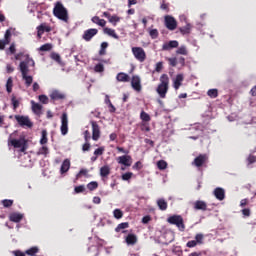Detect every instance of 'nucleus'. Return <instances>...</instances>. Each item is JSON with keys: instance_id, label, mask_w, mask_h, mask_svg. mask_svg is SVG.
<instances>
[{"instance_id": "obj_1", "label": "nucleus", "mask_w": 256, "mask_h": 256, "mask_svg": "<svg viewBox=\"0 0 256 256\" xmlns=\"http://www.w3.org/2000/svg\"><path fill=\"white\" fill-rule=\"evenodd\" d=\"M29 63H32V65L35 66V61H33V58H30L29 55H26V59L19 64L22 79L25 81L26 87H31V85H33V76L28 75Z\"/></svg>"}, {"instance_id": "obj_2", "label": "nucleus", "mask_w": 256, "mask_h": 256, "mask_svg": "<svg viewBox=\"0 0 256 256\" xmlns=\"http://www.w3.org/2000/svg\"><path fill=\"white\" fill-rule=\"evenodd\" d=\"M156 93L159 95L160 99L167 97V93H169V75L162 74L160 76V83L156 88Z\"/></svg>"}, {"instance_id": "obj_3", "label": "nucleus", "mask_w": 256, "mask_h": 256, "mask_svg": "<svg viewBox=\"0 0 256 256\" xmlns=\"http://www.w3.org/2000/svg\"><path fill=\"white\" fill-rule=\"evenodd\" d=\"M53 15L57 17V19H60V21H64V23L69 22V13L67 12V8H65L61 2H56L53 9Z\"/></svg>"}, {"instance_id": "obj_4", "label": "nucleus", "mask_w": 256, "mask_h": 256, "mask_svg": "<svg viewBox=\"0 0 256 256\" xmlns=\"http://www.w3.org/2000/svg\"><path fill=\"white\" fill-rule=\"evenodd\" d=\"M167 223H169L170 225H175L177 229H179L182 232L185 231V221L183 220V216L181 215L175 214L168 217Z\"/></svg>"}, {"instance_id": "obj_5", "label": "nucleus", "mask_w": 256, "mask_h": 256, "mask_svg": "<svg viewBox=\"0 0 256 256\" xmlns=\"http://www.w3.org/2000/svg\"><path fill=\"white\" fill-rule=\"evenodd\" d=\"M132 54L139 63H145L147 53L142 47H132Z\"/></svg>"}, {"instance_id": "obj_6", "label": "nucleus", "mask_w": 256, "mask_h": 256, "mask_svg": "<svg viewBox=\"0 0 256 256\" xmlns=\"http://www.w3.org/2000/svg\"><path fill=\"white\" fill-rule=\"evenodd\" d=\"M14 118L17 121L18 125H20V127H28V129H31V127H33V122H31L29 116L15 115Z\"/></svg>"}, {"instance_id": "obj_7", "label": "nucleus", "mask_w": 256, "mask_h": 256, "mask_svg": "<svg viewBox=\"0 0 256 256\" xmlns=\"http://www.w3.org/2000/svg\"><path fill=\"white\" fill-rule=\"evenodd\" d=\"M60 131L62 135H67L69 133V116L66 112H63L61 116Z\"/></svg>"}, {"instance_id": "obj_8", "label": "nucleus", "mask_w": 256, "mask_h": 256, "mask_svg": "<svg viewBox=\"0 0 256 256\" xmlns=\"http://www.w3.org/2000/svg\"><path fill=\"white\" fill-rule=\"evenodd\" d=\"M164 25L169 31H175L177 29V20L171 15H166L164 17Z\"/></svg>"}, {"instance_id": "obj_9", "label": "nucleus", "mask_w": 256, "mask_h": 256, "mask_svg": "<svg viewBox=\"0 0 256 256\" xmlns=\"http://www.w3.org/2000/svg\"><path fill=\"white\" fill-rule=\"evenodd\" d=\"M116 160L119 165H124V167L133 165V158L130 155L119 156Z\"/></svg>"}, {"instance_id": "obj_10", "label": "nucleus", "mask_w": 256, "mask_h": 256, "mask_svg": "<svg viewBox=\"0 0 256 256\" xmlns=\"http://www.w3.org/2000/svg\"><path fill=\"white\" fill-rule=\"evenodd\" d=\"M90 123L92 125V139L93 141H99L101 137V128L95 121H91Z\"/></svg>"}, {"instance_id": "obj_11", "label": "nucleus", "mask_w": 256, "mask_h": 256, "mask_svg": "<svg viewBox=\"0 0 256 256\" xmlns=\"http://www.w3.org/2000/svg\"><path fill=\"white\" fill-rule=\"evenodd\" d=\"M97 33H99V30L97 28H90L84 31L82 39H84V41L86 42H89L91 41V39H93V37H95V35H97Z\"/></svg>"}, {"instance_id": "obj_12", "label": "nucleus", "mask_w": 256, "mask_h": 256, "mask_svg": "<svg viewBox=\"0 0 256 256\" xmlns=\"http://www.w3.org/2000/svg\"><path fill=\"white\" fill-rule=\"evenodd\" d=\"M207 161H209V157L207 156V154H200L194 159L192 165H195V167H203V165H205Z\"/></svg>"}, {"instance_id": "obj_13", "label": "nucleus", "mask_w": 256, "mask_h": 256, "mask_svg": "<svg viewBox=\"0 0 256 256\" xmlns=\"http://www.w3.org/2000/svg\"><path fill=\"white\" fill-rule=\"evenodd\" d=\"M36 29L38 39L43 37V33H51V26L47 25V23L40 24Z\"/></svg>"}, {"instance_id": "obj_14", "label": "nucleus", "mask_w": 256, "mask_h": 256, "mask_svg": "<svg viewBox=\"0 0 256 256\" xmlns=\"http://www.w3.org/2000/svg\"><path fill=\"white\" fill-rule=\"evenodd\" d=\"M131 87L134 91H137V93H141L143 87L141 86V78L139 76H132Z\"/></svg>"}, {"instance_id": "obj_15", "label": "nucleus", "mask_w": 256, "mask_h": 256, "mask_svg": "<svg viewBox=\"0 0 256 256\" xmlns=\"http://www.w3.org/2000/svg\"><path fill=\"white\" fill-rule=\"evenodd\" d=\"M179 42L177 40H171L162 45V51H171V49H177Z\"/></svg>"}, {"instance_id": "obj_16", "label": "nucleus", "mask_w": 256, "mask_h": 256, "mask_svg": "<svg viewBox=\"0 0 256 256\" xmlns=\"http://www.w3.org/2000/svg\"><path fill=\"white\" fill-rule=\"evenodd\" d=\"M185 80V76L183 74H177L175 79L173 80V87L177 91L183 85V81Z\"/></svg>"}, {"instance_id": "obj_17", "label": "nucleus", "mask_w": 256, "mask_h": 256, "mask_svg": "<svg viewBox=\"0 0 256 256\" xmlns=\"http://www.w3.org/2000/svg\"><path fill=\"white\" fill-rule=\"evenodd\" d=\"M213 195L218 201H224L225 200V189H223L221 187H217L214 189Z\"/></svg>"}, {"instance_id": "obj_18", "label": "nucleus", "mask_w": 256, "mask_h": 256, "mask_svg": "<svg viewBox=\"0 0 256 256\" xmlns=\"http://www.w3.org/2000/svg\"><path fill=\"white\" fill-rule=\"evenodd\" d=\"M103 17H106L110 23H112L114 26L121 21V18L117 15L111 16L109 12H103Z\"/></svg>"}, {"instance_id": "obj_19", "label": "nucleus", "mask_w": 256, "mask_h": 256, "mask_svg": "<svg viewBox=\"0 0 256 256\" xmlns=\"http://www.w3.org/2000/svg\"><path fill=\"white\" fill-rule=\"evenodd\" d=\"M109 175H111V168L108 165L102 166L100 168V177L109 179Z\"/></svg>"}, {"instance_id": "obj_20", "label": "nucleus", "mask_w": 256, "mask_h": 256, "mask_svg": "<svg viewBox=\"0 0 256 256\" xmlns=\"http://www.w3.org/2000/svg\"><path fill=\"white\" fill-rule=\"evenodd\" d=\"M194 209L196 211H207V203L205 201H202V200H197L194 203Z\"/></svg>"}, {"instance_id": "obj_21", "label": "nucleus", "mask_w": 256, "mask_h": 256, "mask_svg": "<svg viewBox=\"0 0 256 256\" xmlns=\"http://www.w3.org/2000/svg\"><path fill=\"white\" fill-rule=\"evenodd\" d=\"M9 219L10 221H12V223H21V221L23 220V214L13 212L9 215Z\"/></svg>"}, {"instance_id": "obj_22", "label": "nucleus", "mask_w": 256, "mask_h": 256, "mask_svg": "<svg viewBox=\"0 0 256 256\" xmlns=\"http://www.w3.org/2000/svg\"><path fill=\"white\" fill-rule=\"evenodd\" d=\"M32 111L35 115H41V111H43V105L36 103L35 101H31Z\"/></svg>"}, {"instance_id": "obj_23", "label": "nucleus", "mask_w": 256, "mask_h": 256, "mask_svg": "<svg viewBox=\"0 0 256 256\" xmlns=\"http://www.w3.org/2000/svg\"><path fill=\"white\" fill-rule=\"evenodd\" d=\"M50 99H52L53 101H59L61 99H65V94L54 90L50 95Z\"/></svg>"}, {"instance_id": "obj_24", "label": "nucleus", "mask_w": 256, "mask_h": 256, "mask_svg": "<svg viewBox=\"0 0 256 256\" xmlns=\"http://www.w3.org/2000/svg\"><path fill=\"white\" fill-rule=\"evenodd\" d=\"M11 146L14 147L15 149H21L23 145H25V139H12L10 140Z\"/></svg>"}, {"instance_id": "obj_25", "label": "nucleus", "mask_w": 256, "mask_h": 256, "mask_svg": "<svg viewBox=\"0 0 256 256\" xmlns=\"http://www.w3.org/2000/svg\"><path fill=\"white\" fill-rule=\"evenodd\" d=\"M71 169V161L69 159H65L61 165L60 172L63 175V173H67Z\"/></svg>"}, {"instance_id": "obj_26", "label": "nucleus", "mask_w": 256, "mask_h": 256, "mask_svg": "<svg viewBox=\"0 0 256 256\" xmlns=\"http://www.w3.org/2000/svg\"><path fill=\"white\" fill-rule=\"evenodd\" d=\"M21 98H17L14 94L11 96V105L13 106V110L17 111L19 109V105H21Z\"/></svg>"}, {"instance_id": "obj_27", "label": "nucleus", "mask_w": 256, "mask_h": 256, "mask_svg": "<svg viewBox=\"0 0 256 256\" xmlns=\"http://www.w3.org/2000/svg\"><path fill=\"white\" fill-rule=\"evenodd\" d=\"M116 79L120 83H129V76L124 72L118 73L116 76Z\"/></svg>"}, {"instance_id": "obj_28", "label": "nucleus", "mask_w": 256, "mask_h": 256, "mask_svg": "<svg viewBox=\"0 0 256 256\" xmlns=\"http://www.w3.org/2000/svg\"><path fill=\"white\" fill-rule=\"evenodd\" d=\"M92 23H95V25H99L100 27H105L107 25V21L105 19L99 18V16H94L91 19Z\"/></svg>"}, {"instance_id": "obj_29", "label": "nucleus", "mask_w": 256, "mask_h": 256, "mask_svg": "<svg viewBox=\"0 0 256 256\" xmlns=\"http://www.w3.org/2000/svg\"><path fill=\"white\" fill-rule=\"evenodd\" d=\"M127 245H135L137 243V235L128 234L125 239Z\"/></svg>"}, {"instance_id": "obj_30", "label": "nucleus", "mask_w": 256, "mask_h": 256, "mask_svg": "<svg viewBox=\"0 0 256 256\" xmlns=\"http://www.w3.org/2000/svg\"><path fill=\"white\" fill-rule=\"evenodd\" d=\"M246 163H247L248 169H252L253 163H256V156L253 154H249L248 157L246 158Z\"/></svg>"}, {"instance_id": "obj_31", "label": "nucleus", "mask_w": 256, "mask_h": 256, "mask_svg": "<svg viewBox=\"0 0 256 256\" xmlns=\"http://www.w3.org/2000/svg\"><path fill=\"white\" fill-rule=\"evenodd\" d=\"M51 59H53V61H56V63H58V65H61V67L65 66V63H63V60H61V55H59L58 53L53 52L51 54Z\"/></svg>"}, {"instance_id": "obj_32", "label": "nucleus", "mask_w": 256, "mask_h": 256, "mask_svg": "<svg viewBox=\"0 0 256 256\" xmlns=\"http://www.w3.org/2000/svg\"><path fill=\"white\" fill-rule=\"evenodd\" d=\"M103 31L106 35H109V37H113V39H119V35H117L114 29L106 27Z\"/></svg>"}, {"instance_id": "obj_33", "label": "nucleus", "mask_w": 256, "mask_h": 256, "mask_svg": "<svg viewBox=\"0 0 256 256\" xmlns=\"http://www.w3.org/2000/svg\"><path fill=\"white\" fill-rule=\"evenodd\" d=\"M157 205H158L160 211H167L168 204H167V201H165V199H163V198L158 199Z\"/></svg>"}, {"instance_id": "obj_34", "label": "nucleus", "mask_w": 256, "mask_h": 256, "mask_svg": "<svg viewBox=\"0 0 256 256\" xmlns=\"http://www.w3.org/2000/svg\"><path fill=\"white\" fill-rule=\"evenodd\" d=\"M207 95L211 99H217V97H219V90H217V89H209L207 91Z\"/></svg>"}, {"instance_id": "obj_35", "label": "nucleus", "mask_w": 256, "mask_h": 256, "mask_svg": "<svg viewBox=\"0 0 256 256\" xmlns=\"http://www.w3.org/2000/svg\"><path fill=\"white\" fill-rule=\"evenodd\" d=\"M25 253L26 255H29V256H35L37 255V253H39V247L33 246L30 249L26 250Z\"/></svg>"}, {"instance_id": "obj_36", "label": "nucleus", "mask_w": 256, "mask_h": 256, "mask_svg": "<svg viewBox=\"0 0 256 256\" xmlns=\"http://www.w3.org/2000/svg\"><path fill=\"white\" fill-rule=\"evenodd\" d=\"M123 229H129V222H122L115 228L116 233L121 232Z\"/></svg>"}, {"instance_id": "obj_37", "label": "nucleus", "mask_w": 256, "mask_h": 256, "mask_svg": "<svg viewBox=\"0 0 256 256\" xmlns=\"http://www.w3.org/2000/svg\"><path fill=\"white\" fill-rule=\"evenodd\" d=\"M168 167V164H167V161L165 160H159L157 162V168L160 170V171H165V169H167Z\"/></svg>"}, {"instance_id": "obj_38", "label": "nucleus", "mask_w": 256, "mask_h": 256, "mask_svg": "<svg viewBox=\"0 0 256 256\" xmlns=\"http://www.w3.org/2000/svg\"><path fill=\"white\" fill-rule=\"evenodd\" d=\"M6 91L7 93H11L13 91V78H8L6 82Z\"/></svg>"}, {"instance_id": "obj_39", "label": "nucleus", "mask_w": 256, "mask_h": 256, "mask_svg": "<svg viewBox=\"0 0 256 256\" xmlns=\"http://www.w3.org/2000/svg\"><path fill=\"white\" fill-rule=\"evenodd\" d=\"M107 47H109V43L102 42L100 50H99V55H106L107 54V51H106Z\"/></svg>"}, {"instance_id": "obj_40", "label": "nucleus", "mask_w": 256, "mask_h": 256, "mask_svg": "<svg viewBox=\"0 0 256 256\" xmlns=\"http://www.w3.org/2000/svg\"><path fill=\"white\" fill-rule=\"evenodd\" d=\"M140 119H141L142 121H145L146 123H149V121H151V116H149V114H148L147 112L142 111V112L140 113Z\"/></svg>"}, {"instance_id": "obj_41", "label": "nucleus", "mask_w": 256, "mask_h": 256, "mask_svg": "<svg viewBox=\"0 0 256 256\" xmlns=\"http://www.w3.org/2000/svg\"><path fill=\"white\" fill-rule=\"evenodd\" d=\"M98 187H99V183H97L96 181H92L87 184V189L89 191H95V189H97Z\"/></svg>"}, {"instance_id": "obj_42", "label": "nucleus", "mask_w": 256, "mask_h": 256, "mask_svg": "<svg viewBox=\"0 0 256 256\" xmlns=\"http://www.w3.org/2000/svg\"><path fill=\"white\" fill-rule=\"evenodd\" d=\"M113 215H114V218L115 219H123V212L121 209L119 208H116L114 211H113Z\"/></svg>"}, {"instance_id": "obj_43", "label": "nucleus", "mask_w": 256, "mask_h": 256, "mask_svg": "<svg viewBox=\"0 0 256 256\" xmlns=\"http://www.w3.org/2000/svg\"><path fill=\"white\" fill-rule=\"evenodd\" d=\"M203 239H205V235L201 233L195 235V241L198 245H203Z\"/></svg>"}, {"instance_id": "obj_44", "label": "nucleus", "mask_w": 256, "mask_h": 256, "mask_svg": "<svg viewBox=\"0 0 256 256\" xmlns=\"http://www.w3.org/2000/svg\"><path fill=\"white\" fill-rule=\"evenodd\" d=\"M177 55H188L189 52L187 51V47L181 46L176 50Z\"/></svg>"}, {"instance_id": "obj_45", "label": "nucleus", "mask_w": 256, "mask_h": 256, "mask_svg": "<svg viewBox=\"0 0 256 256\" xmlns=\"http://www.w3.org/2000/svg\"><path fill=\"white\" fill-rule=\"evenodd\" d=\"M180 32L182 33V35H187L191 33V24H187L186 26L180 28Z\"/></svg>"}, {"instance_id": "obj_46", "label": "nucleus", "mask_w": 256, "mask_h": 256, "mask_svg": "<svg viewBox=\"0 0 256 256\" xmlns=\"http://www.w3.org/2000/svg\"><path fill=\"white\" fill-rule=\"evenodd\" d=\"M47 141H48V139H47V130H42L40 145H46Z\"/></svg>"}, {"instance_id": "obj_47", "label": "nucleus", "mask_w": 256, "mask_h": 256, "mask_svg": "<svg viewBox=\"0 0 256 256\" xmlns=\"http://www.w3.org/2000/svg\"><path fill=\"white\" fill-rule=\"evenodd\" d=\"M94 71L95 73H103V71H105V66H103V64L101 63L96 64L94 67Z\"/></svg>"}, {"instance_id": "obj_48", "label": "nucleus", "mask_w": 256, "mask_h": 256, "mask_svg": "<svg viewBox=\"0 0 256 256\" xmlns=\"http://www.w3.org/2000/svg\"><path fill=\"white\" fill-rule=\"evenodd\" d=\"M88 173H89V170H87V169H81L80 171H79V173L76 175V179H81V177H87V175H88Z\"/></svg>"}, {"instance_id": "obj_49", "label": "nucleus", "mask_w": 256, "mask_h": 256, "mask_svg": "<svg viewBox=\"0 0 256 256\" xmlns=\"http://www.w3.org/2000/svg\"><path fill=\"white\" fill-rule=\"evenodd\" d=\"M166 60L168 61L170 67H177L178 61L176 57L166 58Z\"/></svg>"}, {"instance_id": "obj_50", "label": "nucleus", "mask_w": 256, "mask_h": 256, "mask_svg": "<svg viewBox=\"0 0 256 256\" xmlns=\"http://www.w3.org/2000/svg\"><path fill=\"white\" fill-rule=\"evenodd\" d=\"M51 49H53V45L46 43L39 48V51H51Z\"/></svg>"}, {"instance_id": "obj_51", "label": "nucleus", "mask_w": 256, "mask_h": 256, "mask_svg": "<svg viewBox=\"0 0 256 256\" xmlns=\"http://www.w3.org/2000/svg\"><path fill=\"white\" fill-rule=\"evenodd\" d=\"M149 35H150L151 39H157V37H159V30L151 29L149 31Z\"/></svg>"}, {"instance_id": "obj_52", "label": "nucleus", "mask_w": 256, "mask_h": 256, "mask_svg": "<svg viewBox=\"0 0 256 256\" xmlns=\"http://www.w3.org/2000/svg\"><path fill=\"white\" fill-rule=\"evenodd\" d=\"M38 99L40 103H43V105H47V103H49V97H47V95L42 94L38 97Z\"/></svg>"}, {"instance_id": "obj_53", "label": "nucleus", "mask_w": 256, "mask_h": 256, "mask_svg": "<svg viewBox=\"0 0 256 256\" xmlns=\"http://www.w3.org/2000/svg\"><path fill=\"white\" fill-rule=\"evenodd\" d=\"M38 155H49V148L42 146L38 151Z\"/></svg>"}, {"instance_id": "obj_54", "label": "nucleus", "mask_w": 256, "mask_h": 256, "mask_svg": "<svg viewBox=\"0 0 256 256\" xmlns=\"http://www.w3.org/2000/svg\"><path fill=\"white\" fill-rule=\"evenodd\" d=\"M106 103H108V107H109V112L110 113H115L117 111V108H115V106L113 105V103H111L110 99L106 100Z\"/></svg>"}, {"instance_id": "obj_55", "label": "nucleus", "mask_w": 256, "mask_h": 256, "mask_svg": "<svg viewBox=\"0 0 256 256\" xmlns=\"http://www.w3.org/2000/svg\"><path fill=\"white\" fill-rule=\"evenodd\" d=\"M74 192L79 193H85V185H79L74 188Z\"/></svg>"}, {"instance_id": "obj_56", "label": "nucleus", "mask_w": 256, "mask_h": 256, "mask_svg": "<svg viewBox=\"0 0 256 256\" xmlns=\"http://www.w3.org/2000/svg\"><path fill=\"white\" fill-rule=\"evenodd\" d=\"M197 241L196 240H190L186 243V247L189 249H193V247H197Z\"/></svg>"}, {"instance_id": "obj_57", "label": "nucleus", "mask_w": 256, "mask_h": 256, "mask_svg": "<svg viewBox=\"0 0 256 256\" xmlns=\"http://www.w3.org/2000/svg\"><path fill=\"white\" fill-rule=\"evenodd\" d=\"M131 177H133L132 172H126L122 175V180L123 181H129V179H131Z\"/></svg>"}, {"instance_id": "obj_58", "label": "nucleus", "mask_w": 256, "mask_h": 256, "mask_svg": "<svg viewBox=\"0 0 256 256\" xmlns=\"http://www.w3.org/2000/svg\"><path fill=\"white\" fill-rule=\"evenodd\" d=\"M103 153H105V147H100L94 151V155H96V157L103 155Z\"/></svg>"}, {"instance_id": "obj_59", "label": "nucleus", "mask_w": 256, "mask_h": 256, "mask_svg": "<svg viewBox=\"0 0 256 256\" xmlns=\"http://www.w3.org/2000/svg\"><path fill=\"white\" fill-rule=\"evenodd\" d=\"M2 205H3V207H11V206H13V200L5 199L2 201Z\"/></svg>"}, {"instance_id": "obj_60", "label": "nucleus", "mask_w": 256, "mask_h": 256, "mask_svg": "<svg viewBox=\"0 0 256 256\" xmlns=\"http://www.w3.org/2000/svg\"><path fill=\"white\" fill-rule=\"evenodd\" d=\"M162 70H163V62L156 63V68H155L156 73H161Z\"/></svg>"}, {"instance_id": "obj_61", "label": "nucleus", "mask_w": 256, "mask_h": 256, "mask_svg": "<svg viewBox=\"0 0 256 256\" xmlns=\"http://www.w3.org/2000/svg\"><path fill=\"white\" fill-rule=\"evenodd\" d=\"M242 215H244V217H251V209L249 208L242 209Z\"/></svg>"}, {"instance_id": "obj_62", "label": "nucleus", "mask_w": 256, "mask_h": 256, "mask_svg": "<svg viewBox=\"0 0 256 256\" xmlns=\"http://www.w3.org/2000/svg\"><path fill=\"white\" fill-rule=\"evenodd\" d=\"M133 169H137V171H140V169H143V164H141V161L136 162L133 165Z\"/></svg>"}, {"instance_id": "obj_63", "label": "nucleus", "mask_w": 256, "mask_h": 256, "mask_svg": "<svg viewBox=\"0 0 256 256\" xmlns=\"http://www.w3.org/2000/svg\"><path fill=\"white\" fill-rule=\"evenodd\" d=\"M12 255H14V256H25L26 253L22 252L21 250H15V251L12 252Z\"/></svg>"}, {"instance_id": "obj_64", "label": "nucleus", "mask_w": 256, "mask_h": 256, "mask_svg": "<svg viewBox=\"0 0 256 256\" xmlns=\"http://www.w3.org/2000/svg\"><path fill=\"white\" fill-rule=\"evenodd\" d=\"M149 221H151V216H149V215L144 216L142 218V223H144V225H147V223H149Z\"/></svg>"}]
</instances>
